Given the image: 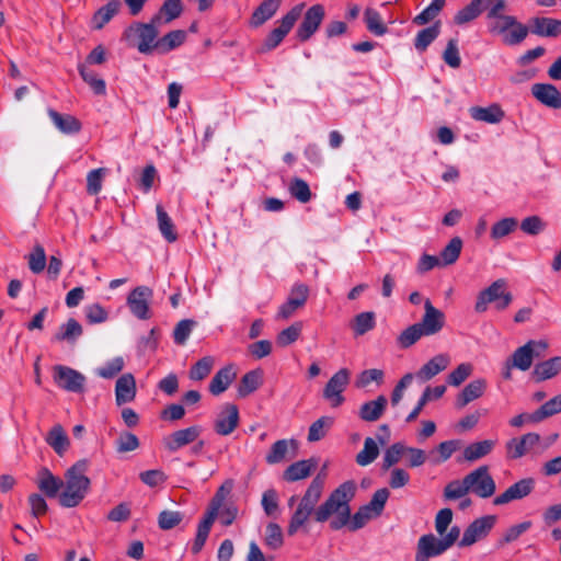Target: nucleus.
Masks as SVG:
<instances>
[{
	"instance_id": "1",
	"label": "nucleus",
	"mask_w": 561,
	"mask_h": 561,
	"mask_svg": "<svg viewBox=\"0 0 561 561\" xmlns=\"http://www.w3.org/2000/svg\"><path fill=\"white\" fill-rule=\"evenodd\" d=\"M356 493V483L352 480L345 481L331 492L329 497L318 506L314 512V520L324 523L334 516L330 522V527L333 530H339L345 526L351 531L363 528L368 520L373 517V513L363 505L352 516L350 502L354 499Z\"/></svg>"
},
{
	"instance_id": "2",
	"label": "nucleus",
	"mask_w": 561,
	"mask_h": 561,
	"mask_svg": "<svg viewBox=\"0 0 561 561\" xmlns=\"http://www.w3.org/2000/svg\"><path fill=\"white\" fill-rule=\"evenodd\" d=\"M89 462L81 459L65 472L64 490L59 493V504L64 507H76L85 497L91 481L85 476Z\"/></svg>"
},
{
	"instance_id": "3",
	"label": "nucleus",
	"mask_w": 561,
	"mask_h": 561,
	"mask_svg": "<svg viewBox=\"0 0 561 561\" xmlns=\"http://www.w3.org/2000/svg\"><path fill=\"white\" fill-rule=\"evenodd\" d=\"M233 483L231 480L226 481L221 486L218 488L214 497L211 499L208 508L205 513L204 518L197 526L196 536L192 545V553L197 554L202 551L205 542L209 536L211 526L219 514V510L222 507L226 497L230 494Z\"/></svg>"
},
{
	"instance_id": "4",
	"label": "nucleus",
	"mask_w": 561,
	"mask_h": 561,
	"mask_svg": "<svg viewBox=\"0 0 561 561\" xmlns=\"http://www.w3.org/2000/svg\"><path fill=\"white\" fill-rule=\"evenodd\" d=\"M160 24L158 22H153V18H151L148 23H134L126 31L125 36L128 39L136 41V47L141 54H151L153 51L158 53V27Z\"/></svg>"
},
{
	"instance_id": "5",
	"label": "nucleus",
	"mask_w": 561,
	"mask_h": 561,
	"mask_svg": "<svg viewBox=\"0 0 561 561\" xmlns=\"http://www.w3.org/2000/svg\"><path fill=\"white\" fill-rule=\"evenodd\" d=\"M513 301V295L506 290V280L503 278L496 279L488 288L481 290L478 295L474 310L478 313H483L488 309L490 302L495 304L496 310L506 309Z\"/></svg>"
},
{
	"instance_id": "6",
	"label": "nucleus",
	"mask_w": 561,
	"mask_h": 561,
	"mask_svg": "<svg viewBox=\"0 0 561 561\" xmlns=\"http://www.w3.org/2000/svg\"><path fill=\"white\" fill-rule=\"evenodd\" d=\"M489 32L500 35L505 45L515 46L524 42L529 34V27L517 21L515 16L506 15L489 24Z\"/></svg>"
},
{
	"instance_id": "7",
	"label": "nucleus",
	"mask_w": 561,
	"mask_h": 561,
	"mask_svg": "<svg viewBox=\"0 0 561 561\" xmlns=\"http://www.w3.org/2000/svg\"><path fill=\"white\" fill-rule=\"evenodd\" d=\"M304 9L305 3H298L278 21V26L273 28L265 37L262 45V51H270L283 42L298 19L302 15Z\"/></svg>"
},
{
	"instance_id": "8",
	"label": "nucleus",
	"mask_w": 561,
	"mask_h": 561,
	"mask_svg": "<svg viewBox=\"0 0 561 561\" xmlns=\"http://www.w3.org/2000/svg\"><path fill=\"white\" fill-rule=\"evenodd\" d=\"M548 350V343L543 340H529L525 345L516 348L507 359L514 368L528 370L536 357H543Z\"/></svg>"
},
{
	"instance_id": "9",
	"label": "nucleus",
	"mask_w": 561,
	"mask_h": 561,
	"mask_svg": "<svg viewBox=\"0 0 561 561\" xmlns=\"http://www.w3.org/2000/svg\"><path fill=\"white\" fill-rule=\"evenodd\" d=\"M465 477L470 492L481 499H489L496 491L495 481L488 466H480Z\"/></svg>"
},
{
	"instance_id": "10",
	"label": "nucleus",
	"mask_w": 561,
	"mask_h": 561,
	"mask_svg": "<svg viewBox=\"0 0 561 561\" xmlns=\"http://www.w3.org/2000/svg\"><path fill=\"white\" fill-rule=\"evenodd\" d=\"M54 382L62 390L82 393L85 388V377L80 371L64 365L53 369Z\"/></svg>"
},
{
	"instance_id": "11",
	"label": "nucleus",
	"mask_w": 561,
	"mask_h": 561,
	"mask_svg": "<svg viewBox=\"0 0 561 561\" xmlns=\"http://www.w3.org/2000/svg\"><path fill=\"white\" fill-rule=\"evenodd\" d=\"M325 16V9L322 4L311 5L304 14L302 21L296 31V37L301 43L309 41L319 30Z\"/></svg>"
},
{
	"instance_id": "12",
	"label": "nucleus",
	"mask_w": 561,
	"mask_h": 561,
	"mask_svg": "<svg viewBox=\"0 0 561 561\" xmlns=\"http://www.w3.org/2000/svg\"><path fill=\"white\" fill-rule=\"evenodd\" d=\"M309 294L308 285L304 283L295 284L289 291L287 300L278 308L276 319L286 320L290 318L298 309L306 305Z\"/></svg>"
},
{
	"instance_id": "13",
	"label": "nucleus",
	"mask_w": 561,
	"mask_h": 561,
	"mask_svg": "<svg viewBox=\"0 0 561 561\" xmlns=\"http://www.w3.org/2000/svg\"><path fill=\"white\" fill-rule=\"evenodd\" d=\"M350 383V371L346 368H342L336 371L327 382L323 389V397L332 408H337L344 402L343 392Z\"/></svg>"
},
{
	"instance_id": "14",
	"label": "nucleus",
	"mask_w": 561,
	"mask_h": 561,
	"mask_svg": "<svg viewBox=\"0 0 561 561\" xmlns=\"http://www.w3.org/2000/svg\"><path fill=\"white\" fill-rule=\"evenodd\" d=\"M152 296V289L147 286H138L133 289L127 297V305L130 312L138 319H149L151 317L149 301Z\"/></svg>"
},
{
	"instance_id": "15",
	"label": "nucleus",
	"mask_w": 561,
	"mask_h": 561,
	"mask_svg": "<svg viewBox=\"0 0 561 561\" xmlns=\"http://www.w3.org/2000/svg\"><path fill=\"white\" fill-rule=\"evenodd\" d=\"M417 324L426 336L436 335L444 329L446 317L442 310L433 306L430 299H425L424 314Z\"/></svg>"
},
{
	"instance_id": "16",
	"label": "nucleus",
	"mask_w": 561,
	"mask_h": 561,
	"mask_svg": "<svg viewBox=\"0 0 561 561\" xmlns=\"http://www.w3.org/2000/svg\"><path fill=\"white\" fill-rule=\"evenodd\" d=\"M496 517L494 515H486L473 520L463 533L461 540L459 541L460 547H469L478 540L488 536L490 530L494 527Z\"/></svg>"
},
{
	"instance_id": "17",
	"label": "nucleus",
	"mask_w": 561,
	"mask_h": 561,
	"mask_svg": "<svg viewBox=\"0 0 561 561\" xmlns=\"http://www.w3.org/2000/svg\"><path fill=\"white\" fill-rule=\"evenodd\" d=\"M202 427L193 425L171 433L163 438V446L170 453H175L182 447L194 443L201 435Z\"/></svg>"
},
{
	"instance_id": "18",
	"label": "nucleus",
	"mask_w": 561,
	"mask_h": 561,
	"mask_svg": "<svg viewBox=\"0 0 561 561\" xmlns=\"http://www.w3.org/2000/svg\"><path fill=\"white\" fill-rule=\"evenodd\" d=\"M447 549L442 539L433 534L423 535L417 541L415 561H428L430 558L440 556Z\"/></svg>"
},
{
	"instance_id": "19",
	"label": "nucleus",
	"mask_w": 561,
	"mask_h": 561,
	"mask_svg": "<svg viewBox=\"0 0 561 561\" xmlns=\"http://www.w3.org/2000/svg\"><path fill=\"white\" fill-rule=\"evenodd\" d=\"M239 425V410L236 404L227 403L218 414L214 430L218 435H230Z\"/></svg>"
},
{
	"instance_id": "20",
	"label": "nucleus",
	"mask_w": 561,
	"mask_h": 561,
	"mask_svg": "<svg viewBox=\"0 0 561 561\" xmlns=\"http://www.w3.org/2000/svg\"><path fill=\"white\" fill-rule=\"evenodd\" d=\"M535 488L533 478H525L512 484L505 492L493 500L494 505H504L512 501L522 500L529 495Z\"/></svg>"
},
{
	"instance_id": "21",
	"label": "nucleus",
	"mask_w": 561,
	"mask_h": 561,
	"mask_svg": "<svg viewBox=\"0 0 561 561\" xmlns=\"http://www.w3.org/2000/svg\"><path fill=\"white\" fill-rule=\"evenodd\" d=\"M540 442L537 433H527L519 438H512L506 443L508 459H519Z\"/></svg>"
},
{
	"instance_id": "22",
	"label": "nucleus",
	"mask_w": 561,
	"mask_h": 561,
	"mask_svg": "<svg viewBox=\"0 0 561 561\" xmlns=\"http://www.w3.org/2000/svg\"><path fill=\"white\" fill-rule=\"evenodd\" d=\"M529 32L540 37H558L561 34V20L534 16L529 20Z\"/></svg>"
},
{
	"instance_id": "23",
	"label": "nucleus",
	"mask_w": 561,
	"mask_h": 561,
	"mask_svg": "<svg viewBox=\"0 0 561 561\" xmlns=\"http://www.w3.org/2000/svg\"><path fill=\"white\" fill-rule=\"evenodd\" d=\"M324 489V476L318 474L313 478L301 497L298 506L314 516L317 503L319 502Z\"/></svg>"
},
{
	"instance_id": "24",
	"label": "nucleus",
	"mask_w": 561,
	"mask_h": 561,
	"mask_svg": "<svg viewBox=\"0 0 561 561\" xmlns=\"http://www.w3.org/2000/svg\"><path fill=\"white\" fill-rule=\"evenodd\" d=\"M533 95L543 105L551 108L561 107V93L553 85L549 83H535L531 87Z\"/></svg>"
},
{
	"instance_id": "25",
	"label": "nucleus",
	"mask_w": 561,
	"mask_h": 561,
	"mask_svg": "<svg viewBox=\"0 0 561 561\" xmlns=\"http://www.w3.org/2000/svg\"><path fill=\"white\" fill-rule=\"evenodd\" d=\"M47 114L55 127L62 134H78L82 128L81 122L73 115L60 114L54 108H48Z\"/></svg>"
},
{
	"instance_id": "26",
	"label": "nucleus",
	"mask_w": 561,
	"mask_h": 561,
	"mask_svg": "<svg viewBox=\"0 0 561 561\" xmlns=\"http://www.w3.org/2000/svg\"><path fill=\"white\" fill-rule=\"evenodd\" d=\"M318 461L313 458L291 463L283 473L287 482H295L308 478L316 470Z\"/></svg>"
},
{
	"instance_id": "27",
	"label": "nucleus",
	"mask_w": 561,
	"mask_h": 561,
	"mask_svg": "<svg viewBox=\"0 0 561 561\" xmlns=\"http://www.w3.org/2000/svg\"><path fill=\"white\" fill-rule=\"evenodd\" d=\"M136 396V380L131 374H124L117 380L115 385V397L116 403L122 405L130 402Z\"/></svg>"
},
{
	"instance_id": "28",
	"label": "nucleus",
	"mask_w": 561,
	"mask_h": 561,
	"mask_svg": "<svg viewBox=\"0 0 561 561\" xmlns=\"http://www.w3.org/2000/svg\"><path fill=\"white\" fill-rule=\"evenodd\" d=\"M282 0H263L253 11L250 18V25L259 27L272 19L278 11Z\"/></svg>"
},
{
	"instance_id": "29",
	"label": "nucleus",
	"mask_w": 561,
	"mask_h": 561,
	"mask_svg": "<svg viewBox=\"0 0 561 561\" xmlns=\"http://www.w3.org/2000/svg\"><path fill=\"white\" fill-rule=\"evenodd\" d=\"M388 400L385 396H378L375 400L362 404L358 415L363 421H378L387 409Z\"/></svg>"
},
{
	"instance_id": "30",
	"label": "nucleus",
	"mask_w": 561,
	"mask_h": 561,
	"mask_svg": "<svg viewBox=\"0 0 561 561\" xmlns=\"http://www.w3.org/2000/svg\"><path fill=\"white\" fill-rule=\"evenodd\" d=\"M37 486L47 497H55L64 486V481L55 477L47 468H42L38 471Z\"/></svg>"
},
{
	"instance_id": "31",
	"label": "nucleus",
	"mask_w": 561,
	"mask_h": 561,
	"mask_svg": "<svg viewBox=\"0 0 561 561\" xmlns=\"http://www.w3.org/2000/svg\"><path fill=\"white\" fill-rule=\"evenodd\" d=\"M561 370V356H556L547 360L537 363L531 373L537 382L545 381L556 377Z\"/></svg>"
},
{
	"instance_id": "32",
	"label": "nucleus",
	"mask_w": 561,
	"mask_h": 561,
	"mask_svg": "<svg viewBox=\"0 0 561 561\" xmlns=\"http://www.w3.org/2000/svg\"><path fill=\"white\" fill-rule=\"evenodd\" d=\"M469 112H470V116L474 121L485 122L489 124H497L505 116V113L502 110V107L495 103L491 104L488 107L472 106V107H470Z\"/></svg>"
},
{
	"instance_id": "33",
	"label": "nucleus",
	"mask_w": 561,
	"mask_h": 561,
	"mask_svg": "<svg viewBox=\"0 0 561 561\" xmlns=\"http://www.w3.org/2000/svg\"><path fill=\"white\" fill-rule=\"evenodd\" d=\"M182 12V0H165L159 9V12L152 16L153 22H158L160 25L168 24L178 19Z\"/></svg>"
},
{
	"instance_id": "34",
	"label": "nucleus",
	"mask_w": 561,
	"mask_h": 561,
	"mask_svg": "<svg viewBox=\"0 0 561 561\" xmlns=\"http://www.w3.org/2000/svg\"><path fill=\"white\" fill-rule=\"evenodd\" d=\"M445 392H446V386H444V385L436 386L434 388H431L430 386L426 387L424 392L422 393L421 398L419 399L417 404L407 416L405 421L408 423L415 421L417 419V416L420 415V413L422 412L423 408L425 405H427L428 401L442 398Z\"/></svg>"
},
{
	"instance_id": "35",
	"label": "nucleus",
	"mask_w": 561,
	"mask_h": 561,
	"mask_svg": "<svg viewBox=\"0 0 561 561\" xmlns=\"http://www.w3.org/2000/svg\"><path fill=\"white\" fill-rule=\"evenodd\" d=\"M234 378L236 373L231 365L222 367L213 377L209 383V392L214 396H219L228 389Z\"/></svg>"
},
{
	"instance_id": "36",
	"label": "nucleus",
	"mask_w": 561,
	"mask_h": 561,
	"mask_svg": "<svg viewBox=\"0 0 561 561\" xmlns=\"http://www.w3.org/2000/svg\"><path fill=\"white\" fill-rule=\"evenodd\" d=\"M450 363L447 354H438L424 364L417 373L421 379L430 380L440 371L445 370Z\"/></svg>"
},
{
	"instance_id": "37",
	"label": "nucleus",
	"mask_w": 561,
	"mask_h": 561,
	"mask_svg": "<svg viewBox=\"0 0 561 561\" xmlns=\"http://www.w3.org/2000/svg\"><path fill=\"white\" fill-rule=\"evenodd\" d=\"M480 12L486 13L488 25L506 16V0H476Z\"/></svg>"
},
{
	"instance_id": "38",
	"label": "nucleus",
	"mask_w": 561,
	"mask_h": 561,
	"mask_svg": "<svg viewBox=\"0 0 561 561\" xmlns=\"http://www.w3.org/2000/svg\"><path fill=\"white\" fill-rule=\"evenodd\" d=\"M486 388L484 379H476L469 382L462 391L458 394L456 404L458 408H463L471 401L480 398Z\"/></svg>"
},
{
	"instance_id": "39",
	"label": "nucleus",
	"mask_w": 561,
	"mask_h": 561,
	"mask_svg": "<svg viewBox=\"0 0 561 561\" xmlns=\"http://www.w3.org/2000/svg\"><path fill=\"white\" fill-rule=\"evenodd\" d=\"M263 382V373L261 369L250 370L244 374L238 386V396L245 398L256 391Z\"/></svg>"
},
{
	"instance_id": "40",
	"label": "nucleus",
	"mask_w": 561,
	"mask_h": 561,
	"mask_svg": "<svg viewBox=\"0 0 561 561\" xmlns=\"http://www.w3.org/2000/svg\"><path fill=\"white\" fill-rule=\"evenodd\" d=\"M46 443L59 456H62L69 447V438L60 424H56L48 432Z\"/></svg>"
},
{
	"instance_id": "41",
	"label": "nucleus",
	"mask_w": 561,
	"mask_h": 561,
	"mask_svg": "<svg viewBox=\"0 0 561 561\" xmlns=\"http://www.w3.org/2000/svg\"><path fill=\"white\" fill-rule=\"evenodd\" d=\"M83 333L82 325L73 318L67 320L66 323L61 324L59 331L55 334V341H65L73 344L79 336Z\"/></svg>"
},
{
	"instance_id": "42",
	"label": "nucleus",
	"mask_w": 561,
	"mask_h": 561,
	"mask_svg": "<svg viewBox=\"0 0 561 561\" xmlns=\"http://www.w3.org/2000/svg\"><path fill=\"white\" fill-rule=\"evenodd\" d=\"M121 3L118 1H108L101 7L92 18V24L95 30H101L107 24L119 11Z\"/></svg>"
},
{
	"instance_id": "43",
	"label": "nucleus",
	"mask_w": 561,
	"mask_h": 561,
	"mask_svg": "<svg viewBox=\"0 0 561 561\" xmlns=\"http://www.w3.org/2000/svg\"><path fill=\"white\" fill-rule=\"evenodd\" d=\"M560 412L561 394L556 396L546 403H543L538 410H536L534 413L529 415L528 421L533 423H538Z\"/></svg>"
},
{
	"instance_id": "44",
	"label": "nucleus",
	"mask_w": 561,
	"mask_h": 561,
	"mask_svg": "<svg viewBox=\"0 0 561 561\" xmlns=\"http://www.w3.org/2000/svg\"><path fill=\"white\" fill-rule=\"evenodd\" d=\"M186 39V32L182 30H174L167 33L164 36L158 39V53L167 54L179 46H181Z\"/></svg>"
},
{
	"instance_id": "45",
	"label": "nucleus",
	"mask_w": 561,
	"mask_h": 561,
	"mask_svg": "<svg viewBox=\"0 0 561 561\" xmlns=\"http://www.w3.org/2000/svg\"><path fill=\"white\" fill-rule=\"evenodd\" d=\"M495 446V440L485 439L468 445L463 450V457L468 461H476L489 455Z\"/></svg>"
},
{
	"instance_id": "46",
	"label": "nucleus",
	"mask_w": 561,
	"mask_h": 561,
	"mask_svg": "<svg viewBox=\"0 0 561 561\" xmlns=\"http://www.w3.org/2000/svg\"><path fill=\"white\" fill-rule=\"evenodd\" d=\"M157 219L158 226L161 234L168 242H174L178 239V233L175 231L174 225L168 213L163 209L161 205H157Z\"/></svg>"
},
{
	"instance_id": "47",
	"label": "nucleus",
	"mask_w": 561,
	"mask_h": 561,
	"mask_svg": "<svg viewBox=\"0 0 561 561\" xmlns=\"http://www.w3.org/2000/svg\"><path fill=\"white\" fill-rule=\"evenodd\" d=\"M356 336L364 335L376 327V314L373 311L360 312L351 324Z\"/></svg>"
},
{
	"instance_id": "48",
	"label": "nucleus",
	"mask_w": 561,
	"mask_h": 561,
	"mask_svg": "<svg viewBox=\"0 0 561 561\" xmlns=\"http://www.w3.org/2000/svg\"><path fill=\"white\" fill-rule=\"evenodd\" d=\"M289 445L296 448V442L294 439L287 440V439H279L276 440L268 454L265 457V461L268 465H275L279 463L283 460H285L286 455L289 450Z\"/></svg>"
},
{
	"instance_id": "49",
	"label": "nucleus",
	"mask_w": 561,
	"mask_h": 561,
	"mask_svg": "<svg viewBox=\"0 0 561 561\" xmlns=\"http://www.w3.org/2000/svg\"><path fill=\"white\" fill-rule=\"evenodd\" d=\"M426 336L417 323L409 325L397 337V344L400 348L407 350L414 345L420 339Z\"/></svg>"
},
{
	"instance_id": "50",
	"label": "nucleus",
	"mask_w": 561,
	"mask_h": 561,
	"mask_svg": "<svg viewBox=\"0 0 561 561\" xmlns=\"http://www.w3.org/2000/svg\"><path fill=\"white\" fill-rule=\"evenodd\" d=\"M379 455V447L374 438L367 437L364 442V448L356 455V463L365 467L374 462Z\"/></svg>"
},
{
	"instance_id": "51",
	"label": "nucleus",
	"mask_w": 561,
	"mask_h": 561,
	"mask_svg": "<svg viewBox=\"0 0 561 561\" xmlns=\"http://www.w3.org/2000/svg\"><path fill=\"white\" fill-rule=\"evenodd\" d=\"M365 22L368 31L377 36H382L387 33L388 28L385 25L380 13L371 8L365 10Z\"/></svg>"
},
{
	"instance_id": "52",
	"label": "nucleus",
	"mask_w": 561,
	"mask_h": 561,
	"mask_svg": "<svg viewBox=\"0 0 561 561\" xmlns=\"http://www.w3.org/2000/svg\"><path fill=\"white\" fill-rule=\"evenodd\" d=\"M333 417L331 416H321L314 421L309 427L308 442L322 439L327 435L328 430L333 425Z\"/></svg>"
},
{
	"instance_id": "53",
	"label": "nucleus",
	"mask_w": 561,
	"mask_h": 561,
	"mask_svg": "<svg viewBox=\"0 0 561 561\" xmlns=\"http://www.w3.org/2000/svg\"><path fill=\"white\" fill-rule=\"evenodd\" d=\"M439 35V25L436 23L432 26L421 30L415 39L414 46L419 51H424Z\"/></svg>"
},
{
	"instance_id": "54",
	"label": "nucleus",
	"mask_w": 561,
	"mask_h": 561,
	"mask_svg": "<svg viewBox=\"0 0 561 561\" xmlns=\"http://www.w3.org/2000/svg\"><path fill=\"white\" fill-rule=\"evenodd\" d=\"M78 69L83 81L91 87L94 93L99 95L105 93V81L103 79L98 78L96 73L92 69H90L87 65H80Z\"/></svg>"
},
{
	"instance_id": "55",
	"label": "nucleus",
	"mask_w": 561,
	"mask_h": 561,
	"mask_svg": "<svg viewBox=\"0 0 561 561\" xmlns=\"http://www.w3.org/2000/svg\"><path fill=\"white\" fill-rule=\"evenodd\" d=\"M264 543L272 550H278L284 545V536L280 526L270 523L265 529Z\"/></svg>"
},
{
	"instance_id": "56",
	"label": "nucleus",
	"mask_w": 561,
	"mask_h": 561,
	"mask_svg": "<svg viewBox=\"0 0 561 561\" xmlns=\"http://www.w3.org/2000/svg\"><path fill=\"white\" fill-rule=\"evenodd\" d=\"M214 362L211 356L198 359L190 369V378L196 381L205 379L210 374Z\"/></svg>"
},
{
	"instance_id": "57",
	"label": "nucleus",
	"mask_w": 561,
	"mask_h": 561,
	"mask_svg": "<svg viewBox=\"0 0 561 561\" xmlns=\"http://www.w3.org/2000/svg\"><path fill=\"white\" fill-rule=\"evenodd\" d=\"M407 451V446L403 443H394L386 449L382 459V469L388 470L397 465Z\"/></svg>"
},
{
	"instance_id": "58",
	"label": "nucleus",
	"mask_w": 561,
	"mask_h": 561,
	"mask_svg": "<svg viewBox=\"0 0 561 561\" xmlns=\"http://www.w3.org/2000/svg\"><path fill=\"white\" fill-rule=\"evenodd\" d=\"M462 241L459 237L453 238L449 243L440 252V261H443L444 265H449L455 263L461 252Z\"/></svg>"
},
{
	"instance_id": "59",
	"label": "nucleus",
	"mask_w": 561,
	"mask_h": 561,
	"mask_svg": "<svg viewBox=\"0 0 561 561\" xmlns=\"http://www.w3.org/2000/svg\"><path fill=\"white\" fill-rule=\"evenodd\" d=\"M470 493L466 477L462 480H453L444 489L446 500H457Z\"/></svg>"
},
{
	"instance_id": "60",
	"label": "nucleus",
	"mask_w": 561,
	"mask_h": 561,
	"mask_svg": "<svg viewBox=\"0 0 561 561\" xmlns=\"http://www.w3.org/2000/svg\"><path fill=\"white\" fill-rule=\"evenodd\" d=\"M517 219L507 217L495 222L491 228V237L501 239L512 233L517 228Z\"/></svg>"
},
{
	"instance_id": "61",
	"label": "nucleus",
	"mask_w": 561,
	"mask_h": 561,
	"mask_svg": "<svg viewBox=\"0 0 561 561\" xmlns=\"http://www.w3.org/2000/svg\"><path fill=\"white\" fill-rule=\"evenodd\" d=\"M28 268L34 274H39L46 266L45 250L41 244H36L33 251L27 255Z\"/></svg>"
},
{
	"instance_id": "62",
	"label": "nucleus",
	"mask_w": 561,
	"mask_h": 561,
	"mask_svg": "<svg viewBox=\"0 0 561 561\" xmlns=\"http://www.w3.org/2000/svg\"><path fill=\"white\" fill-rule=\"evenodd\" d=\"M289 192L300 203H308L311 199L310 187L302 179L295 178L289 184Z\"/></svg>"
},
{
	"instance_id": "63",
	"label": "nucleus",
	"mask_w": 561,
	"mask_h": 561,
	"mask_svg": "<svg viewBox=\"0 0 561 561\" xmlns=\"http://www.w3.org/2000/svg\"><path fill=\"white\" fill-rule=\"evenodd\" d=\"M196 325V321L192 319L181 320L174 328L173 331V340L178 345H184L190 337L194 327Z\"/></svg>"
},
{
	"instance_id": "64",
	"label": "nucleus",
	"mask_w": 561,
	"mask_h": 561,
	"mask_svg": "<svg viewBox=\"0 0 561 561\" xmlns=\"http://www.w3.org/2000/svg\"><path fill=\"white\" fill-rule=\"evenodd\" d=\"M389 495L390 492L387 488L379 489L373 494L370 502L365 506L377 517L381 515Z\"/></svg>"
}]
</instances>
